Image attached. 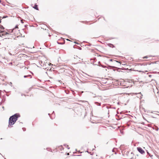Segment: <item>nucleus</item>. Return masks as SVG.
Listing matches in <instances>:
<instances>
[{
    "mask_svg": "<svg viewBox=\"0 0 159 159\" xmlns=\"http://www.w3.org/2000/svg\"><path fill=\"white\" fill-rule=\"evenodd\" d=\"M20 117V115L18 114H15L11 116L9 120L8 127H9L10 126L14 125L17 120V118Z\"/></svg>",
    "mask_w": 159,
    "mask_h": 159,
    "instance_id": "f257e3e1",
    "label": "nucleus"
},
{
    "mask_svg": "<svg viewBox=\"0 0 159 159\" xmlns=\"http://www.w3.org/2000/svg\"><path fill=\"white\" fill-rule=\"evenodd\" d=\"M148 58V56H145V57H143V59H144V58Z\"/></svg>",
    "mask_w": 159,
    "mask_h": 159,
    "instance_id": "6e6552de",
    "label": "nucleus"
},
{
    "mask_svg": "<svg viewBox=\"0 0 159 159\" xmlns=\"http://www.w3.org/2000/svg\"><path fill=\"white\" fill-rule=\"evenodd\" d=\"M4 28L3 26L1 25H0V32H2V31L4 30Z\"/></svg>",
    "mask_w": 159,
    "mask_h": 159,
    "instance_id": "39448f33",
    "label": "nucleus"
},
{
    "mask_svg": "<svg viewBox=\"0 0 159 159\" xmlns=\"http://www.w3.org/2000/svg\"><path fill=\"white\" fill-rule=\"evenodd\" d=\"M81 22L82 23L86 24H89V25H90V24L89 23V21H81Z\"/></svg>",
    "mask_w": 159,
    "mask_h": 159,
    "instance_id": "423d86ee",
    "label": "nucleus"
},
{
    "mask_svg": "<svg viewBox=\"0 0 159 159\" xmlns=\"http://www.w3.org/2000/svg\"><path fill=\"white\" fill-rule=\"evenodd\" d=\"M116 61V62H117L118 63H120V62L119 61Z\"/></svg>",
    "mask_w": 159,
    "mask_h": 159,
    "instance_id": "1a4fd4ad",
    "label": "nucleus"
},
{
    "mask_svg": "<svg viewBox=\"0 0 159 159\" xmlns=\"http://www.w3.org/2000/svg\"><path fill=\"white\" fill-rule=\"evenodd\" d=\"M34 8H35V9L37 10H38V6L37 5H35L34 7Z\"/></svg>",
    "mask_w": 159,
    "mask_h": 159,
    "instance_id": "0eeeda50",
    "label": "nucleus"
},
{
    "mask_svg": "<svg viewBox=\"0 0 159 159\" xmlns=\"http://www.w3.org/2000/svg\"><path fill=\"white\" fill-rule=\"evenodd\" d=\"M137 149L138 151L142 154H144L145 152V151L141 147H137Z\"/></svg>",
    "mask_w": 159,
    "mask_h": 159,
    "instance_id": "7ed1b4c3",
    "label": "nucleus"
},
{
    "mask_svg": "<svg viewBox=\"0 0 159 159\" xmlns=\"http://www.w3.org/2000/svg\"><path fill=\"white\" fill-rule=\"evenodd\" d=\"M7 34V32L4 31V30L3 31H2L0 32V35L1 36V35H2V36L4 35Z\"/></svg>",
    "mask_w": 159,
    "mask_h": 159,
    "instance_id": "20e7f679",
    "label": "nucleus"
},
{
    "mask_svg": "<svg viewBox=\"0 0 159 159\" xmlns=\"http://www.w3.org/2000/svg\"><path fill=\"white\" fill-rule=\"evenodd\" d=\"M27 76H24V77H26Z\"/></svg>",
    "mask_w": 159,
    "mask_h": 159,
    "instance_id": "f8f14e48",
    "label": "nucleus"
},
{
    "mask_svg": "<svg viewBox=\"0 0 159 159\" xmlns=\"http://www.w3.org/2000/svg\"><path fill=\"white\" fill-rule=\"evenodd\" d=\"M98 156L95 154H89L87 157V159H98Z\"/></svg>",
    "mask_w": 159,
    "mask_h": 159,
    "instance_id": "f03ea898",
    "label": "nucleus"
},
{
    "mask_svg": "<svg viewBox=\"0 0 159 159\" xmlns=\"http://www.w3.org/2000/svg\"><path fill=\"white\" fill-rule=\"evenodd\" d=\"M149 77H151V75H149Z\"/></svg>",
    "mask_w": 159,
    "mask_h": 159,
    "instance_id": "9b49d317",
    "label": "nucleus"
},
{
    "mask_svg": "<svg viewBox=\"0 0 159 159\" xmlns=\"http://www.w3.org/2000/svg\"><path fill=\"white\" fill-rule=\"evenodd\" d=\"M14 30V29H13L12 30H11V32H13V31Z\"/></svg>",
    "mask_w": 159,
    "mask_h": 159,
    "instance_id": "9d476101",
    "label": "nucleus"
},
{
    "mask_svg": "<svg viewBox=\"0 0 159 159\" xmlns=\"http://www.w3.org/2000/svg\"><path fill=\"white\" fill-rule=\"evenodd\" d=\"M1 2V1L0 0V3Z\"/></svg>",
    "mask_w": 159,
    "mask_h": 159,
    "instance_id": "ddd939ff",
    "label": "nucleus"
}]
</instances>
